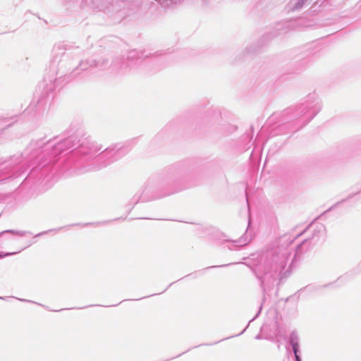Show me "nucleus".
Wrapping results in <instances>:
<instances>
[{
	"mask_svg": "<svg viewBox=\"0 0 361 361\" xmlns=\"http://www.w3.org/2000/svg\"><path fill=\"white\" fill-rule=\"evenodd\" d=\"M293 349L295 353L296 361H300V356L298 355V345L297 343H294L293 345Z\"/></svg>",
	"mask_w": 361,
	"mask_h": 361,
	"instance_id": "obj_1",
	"label": "nucleus"
}]
</instances>
